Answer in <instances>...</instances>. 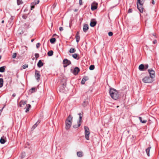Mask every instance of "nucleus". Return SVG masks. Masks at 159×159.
<instances>
[{
    "instance_id": "nucleus-1",
    "label": "nucleus",
    "mask_w": 159,
    "mask_h": 159,
    "mask_svg": "<svg viewBox=\"0 0 159 159\" xmlns=\"http://www.w3.org/2000/svg\"><path fill=\"white\" fill-rule=\"evenodd\" d=\"M109 92L110 96L113 99L116 100L119 98V94L118 91L116 89L110 88Z\"/></svg>"
},
{
    "instance_id": "nucleus-2",
    "label": "nucleus",
    "mask_w": 159,
    "mask_h": 159,
    "mask_svg": "<svg viewBox=\"0 0 159 159\" xmlns=\"http://www.w3.org/2000/svg\"><path fill=\"white\" fill-rule=\"evenodd\" d=\"M72 119L73 117L71 115H69L66 119L65 121V128L66 129H69L71 127L72 122Z\"/></svg>"
},
{
    "instance_id": "nucleus-3",
    "label": "nucleus",
    "mask_w": 159,
    "mask_h": 159,
    "mask_svg": "<svg viewBox=\"0 0 159 159\" xmlns=\"http://www.w3.org/2000/svg\"><path fill=\"white\" fill-rule=\"evenodd\" d=\"M144 2V0H137V7L139 11L143 13L144 9L143 4Z\"/></svg>"
},
{
    "instance_id": "nucleus-4",
    "label": "nucleus",
    "mask_w": 159,
    "mask_h": 159,
    "mask_svg": "<svg viewBox=\"0 0 159 159\" xmlns=\"http://www.w3.org/2000/svg\"><path fill=\"white\" fill-rule=\"evenodd\" d=\"M154 80L151 77L146 76L142 79L143 82L145 83H150L153 82Z\"/></svg>"
},
{
    "instance_id": "nucleus-5",
    "label": "nucleus",
    "mask_w": 159,
    "mask_h": 159,
    "mask_svg": "<svg viewBox=\"0 0 159 159\" xmlns=\"http://www.w3.org/2000/svg\"><path fill=\"white\" fill-rule=\"evenodd\" d=\"M84 129L85 138L86 140H89V137L90 134L89 129L88 127L86 126L84 127Z\"/></svg>"
},
{
    "instance_id": "nucleus-6",
    "label": "nucleus",
    "mask_w": 159,
    "mask_h": 159,
    "mask_svg": "<svg viewBox=\"0 0 159 159\" xmlns=\"http://www.w3.org/2000/svg\"><path fill=\"white\" fill-rule=\"evenodd\" d=\"M148 72L150 76L152 79H154L155 77V71L152 69H150L148 70Z\"/></svg>"
},
{
    "instance_id": "nucleus-7",
    "label": "nucleus",
    "mask_w": 159,
    "mask_h": 159,
    "mask_svg": "<svg viewBox=\"0 0 159 159\" xmlns=\"http://www.w3.org/2000/svg\"><path fill=\"white\" fill-rule=\"evenodd\" d=\"M40 76L41 75L40 74L39 72L37 70H36L35 71L34 76L38 82L39 81Z\"/></svg>"
},
{
    "instance_id": "nucleus-8",
    "label": "nucleus",
    "mask_w": 159,
    "mask_h": 159,
    "mask_svg": "<svg viewBox=\"0 0 159 159\" xmlns=\"http://www.w3.org/2000/svg\"><path fill=\"white\" fill-rule=\"evenodd\" d=\"M78 115H79V122H78V125H77V126H74V127L75 128H76L78 127H79L80 125H81V121L82 119V117L83 116V115L82 114H81V113L78 114Z\"/></svg>"
},
{
    "instance_id": "nucleus-9",
    "label": "nucleus",
    "mask_w": 159,
    "mask_h": 159,
    "mask_svg": "<svg viewBox=\"0 0 159 159\" xmlns=\"http://www.w3.org/2000/svg\"><path fill=\"white\" fill-rule=\"evenodd\" d=\"M63 64H64V67H65L70 64L71 62L69 60L67 59H65L63 61Z\"/></svg>"
},
{
    "instance_id": "nucleus-10",
    "label": "nucleus",
    "mask_w": 159,
    "mask_h": 159,
    "mask_svg": "<svg viewBox=\"0 0 159 159\" xmlns=\"http://www.w3.org/2000/svg\"><path fill=\"white\" fill-rule=\"evenodd\" d=\"M98 3L94 2H93L91 5V9L92 11H94L97 8Z\"/></svg>"
},
{
    "instance_id": "nucleus-11",
    "label": "nucleus",
    "mask_w": 159,
    "mask_h": 159,
    "mask_svg": "<svg viewBox=\"0 0 159 159\" xmlns=\"http://www.w3.org/2000/svg\"><path fill=\"white\" fill-rule=\"evenodd\" d=\"M79 71V69L77 67H76L74 68L73 72L75 75H76Z\"/></svg>"
},
{
    "instance_id": "nucleus-12",
    "label": "nucleus",
    "mask_w": 159,
    "mask_h": 159,
    "mask_svg": "<svg viewBox=\"0 0 159 159\" xmlns=\"http://www.w3.org/2000/svg\"><path fill=\"white\" fill-rule=\"evenodd\" d=\"M26 101H24V100H22L19 103V106L20 107H22L24 106V105H25L27 103Z\"/></svg>"
},
{
    "instance_id": "nucleus-13",
    "label": "nucleus",
    "mask_w": 159,
    "mask_h": 159,
    "mask_svg": "<svg viewBox=\"0 0 159 159\" xmlns=\"http://www.w3.org/2000/svg\"><path fill=\"white\" fill-rule=\"evenodd\" d=\"M89 78L87 76H84L82 79L81 83L82 84H84L86 81L88 80Z\"/></svg>"
},
{
    "instance_id": "nucleus-14",
    "label": "nucleus",
    "mask_w": 159,
    "mask_h": 159,
    "mask_svg": "<svg viewBox=\"0 0 159 159\" xmlns=\"http://www.w3.org/2000/svg\"><path fill=\"white\" fill-rule=\"evenodd\" d=\"M75 38L76 39V42L78 43L80 40V36L79 35V32H77L76 34V36H75Z\"/></svg>"
},
{
    "instance_id": "nucleus-15",
    "label": "nucleus",
    "mask_w": 159,
    "mask_h": 159,
    "mask_svg": "<svg viewBox=\"0 0 159 159\" xmlns=\"http://www.w3.org/2000/svg\"><path fill=\"white\" fill-rule=\"evenodd\" d=\"M89 29L88 25L85 24L84 25L83 28V30L84 32H86Z\"/></svg>"
},
{
    "instance_id": "nucleus-16",
    "label": "nucleus",
    "mask_w": 159,
    "mask_h": 159,
    "mask_svg": "<svg viewBox=\"0 0 159 159\" xmlns=\"http://www.w3.org/2000/svg\"><path fill=\"white\" fill-rule=\"evenodd\" d=\"M77 155L78 157H82L84 155L83 152L81 151L77 152Z\"/></svg>"
},
{
    "instance_id": "nucleus-17",
    "label": "nucleus",
    "mask_w": 159,
    "mask_h": 159,
    "mask_svg": "<svg viewBox=\"0 0 159 159\" xmlns=\"http://www.w3.org/2000/svg\"><path fill=\"white\" fill-rule=\"evenodd\" d=\"M37 65H38V67H41L43 66V63L42 62L41 60H39V62L37 64Z\"/></svg>"
},
{
    "instance_id": "nucleus-18",
    "label": "nucleus",
    "mask_w": 159,
    "mask_h": 159,
    "mask_svg": "<svg viewBox=\"0 0 159 159\" xmlns=\"http://www.w3.org/2000/svg\"><path fill=\"white\" fill-rule=\"evenodd\" d=\"M96 24V22L95 21H91L90 23V25L91 26L93 27Z\"/></svg>"
},
{
    "instance_id": "nucleus-19",
    "label": "nucleus",
    "mask_w": 159,
    "mask_h": 159,
    "mask_svg": "<svg viewBox=\"0 0 159 159\" xmlns=\"http://www.w3.org/2000/svg\"><path fill=\"white\" fill-rule=\"evenodd\" d=\"M26 108H25L26 109L25 111L26 112H28L29 111V108L31 107V105L30 104H27L26 105Z\"/></svg>"
},
{
    "instance_id": "nucleus-20",
    "label": "nucleus",
    "mask_w": 159,
    "mask_h": 159,
    "mask_svg": "<svg viewBox=\"0 0 159 159\" xmlns=\"http://www.w3.org/2000/svg\"><path fill=\"white\" fill-rule=\"evenodd\" d=\"M139 69L140 70H143L144 68V65L143 64L140 65L139 67Z\"/></svg>"
},
{
    "instance_id": "nucleus-21",
    "label": "nucleus",
    "mask_w": 159,
    "mask_h": 159,
    "mask_svg": "<svg viewBox=\"0 0 159 159\" xmlns=\"http://www.w3.org/2000/svg\"><path fill=\"white\" fill-rule=\"evenodd\" d=\"M150 148H151V147H149L148 148H147L146 150V153L148 156H150L149 152H150Z\"/></svg>"
},
{
    "instance_id": "nucleus-22",
    "label": "nucleus",
    "mask_w": 159,
    "mask_h": 159,
    "mask_svg": "<svg viewBox=\"0 0 159 159\" xmlns=\"http://www.w3.org/2000/svg\"><path fill=\"white\" fill-rule=\"evenodd\" d=\"M3 80L2 78H0V88L3 86Z\"/></svg>"
},
{
    "instance_id": "nucleus-23",
    "label": "nucleus",
    "mask_w": 159,
    "mask_h": 159,
    "mask_svg": "<svg viewBox=\"0 0 159 159\" xmlns=\"http://www.w3.org/2000/svg\"><path fill=\"white\" fill-rule=\"evenodd\" d=\"M6 142L5 139H3L2 137L1 138L0 140V143L1 144H4Z\"/></svg>"
},
{
    "instance_id": "nucleus-24",
    "label": "nucleus",
    "mask_w": 159,
    "mask_h": 159,
    "mask_svg": "<svg viewBox=\"0 0 159 159\" xmlns=\"http://www.w3.org/2000/svg\"><path fill=\"white\" fill-rule=\"evenodd\" d=\"M39 2V0H35L34 2L32 3V4L35 5L38 4Z\"/></svg>"
},
{
    "instance_id": "nucleus-25",
    "label": "nucleus",
    "mask_w": 159,
    "mask_h": 159,
    "mask_svg": "<svg viewBox=\"0 0 159 159\" xmlns=\"http://www.w3.org/2000/svg\"><path fill=\"white\" fill-rule=\"evenodd\" d=\"M139 120L140 121V122L141 123H145L147 121V120H142V118L141 117H139Z\"/></svg>"
},
{
    "instance_id": "nucleus-26",
    "label": "nucleus",
    "mask_w": 159,
    "mask_h": 159,
    "mask_svg": "<svg viewBox=\"0 0 159 159\" xmlns=\"http://www.w3.org/2000/svg\"><path fill=\"white\" fill-rule=\"evenodd\" d=\"M75 50L73 48H71L69 52L70 53H73L75 52Z\"/></svg>"
},
{
    "instance_id": "nucleus-27",
    "label": "nucleus",
    "mask_w": 159,
    "mask_h": 159,
    "mask_svg": "<svg viewBox=\"0 0 159 159\" xmlns=\"http://www.w3.org/2000/svg\"><path fill=\"white\" fill-rule=\"evenodd\" d=\"M5 67L2 66L0 67V72H4L5 71Z\"/></svg>"
},
{
    "instance_id": "nucleus-28",
    "label": "nucleus",
    "mask_w": 159,
    "mask_h": 159,
    "mask_svg": "<svg viewBox=\"0 0 159 159\" xmlns=\"http://www.w3.org/2000/svg\"><path fill=\"white\" fill-rule=\"evenodd\" d=\"M35 89H36L35 88H32L30 90V92L31 93H32L35 92Z\"/></svg>"
},
{
    "instance_id": "nucleus-29",
    "label": "nucleus",
    "mask_w": 159,
    "mask_h": 159,
    "mask_svg": "<svg viewBox=\"0 0 159 159\" xmlns=\"http://www.w3.org/2000/svg\"><path fill=\"white\" fill-rule=\"evenodd\" d=\"M17 4L18 5L22 4L23 3V2L22 0H17Z\"/></svg>"
},
{
    "instance_id": "nucleus-30",
    "label": "nucleus",
    "mask_w": 159,
    "mask_h": 159,
    "mask_svg": "<svg viewBox=\"0 0 159 159\" xmlns=\"http://www.w3.org/2000/svg\"><path fill=\"white\" fill-rule=\"evenodd\" d=\"M53 54V52L52 51H49L48 52V56H51Z\"/></svg>"
},
{
    "instance_id": "nucleus-31",
    "label": "nucleus",
    "mask_w": 159,
    "mask_h": 159,
    "mask_svg": "<svg viewBox=\"0 0 159 159\" xmlns=\"http://www.w3.org/2000/svg\"><path fill=\"white\" fill-rule=\"evenodd\" d=\"M88 104V101H84L82 104L83 106L85 107Z\"/></svg>"
},
{
    "instance_id": "nucleus-32",
    "label": "nucleus",
    "mask_w": 159,
    "mask_h": 159,
    "mask_svg": "<svg viewBox=\"0 0 159 159\" xmlns=\"http://www.w3.org/2000/svg\"><path fill=\"white\" fill-rule=\"evenodd\" d=\"M56 39L55 38H52L50 39V42L52 43H54Z\"/></svg>"
},
{
    "instance_id": "nucleus-33",
    "label": "nucleus",
    "mask_w": 159,
    "mask_h": 159,
    "mask_svg": "<svg viewBox=\"0 0 159 159\" xmlns=\"http://www.w3.org/2000/svg\"><path fill=\"white\" fill-rule=\"evenodd\" d=\"M39 122H38V121H37L35 124L32 127V128H33V129H34V128H36L37 125L39 124Z\"/></svg>"
},
{
    "instance_id": "nucleus-34",
    "label": "nucleus",
    "mask_w": 159,
    "mask_h": 159,
    "mask_svg": "<svg viewBox=\"0 0 159 159\" xmlns=\"http://www.w3.org/2000/svg\"><path fill=\"white\" fill-rule=\"evenodd\" d=\"M94 68V66L93 65H91L89 66V69L91 70H93Z\"/></svg>"
},
{
    "instance_id": "nucleus-35",
    "label": "nucleus",
    "mask_w": 159,
    "mask_h": 159,
    "mask_svg": "<svg viewBox=\"0 0 159 159\" xmlns=\"http://www.w3.org/2000/svg\"><path fill=\"white\" fill-rule=\"evenodd\" d=\"M77 56H78V55L76 53H75L74 54H73L72 55V57H73L75 58V59H76L77 58Z\"/></svg>"
},
{
    "instance_id": "nucleus-36",
    "label": "nucleus",
    "mask_w": 159,
    "mask_h": 159,
    "mask_svg": "<svg viewBox=\"0 0 159 159\" xmlns=\"http://www.w3.org/2000/svg\"><path fill=\"white\" fill-rule=\"evenodd\" d=\"M25 153L23 152L21 154V157L22 158H23L25 157Z\"/></svg>"
},
{
    "instance_id": "nucleus-37",
    "label": "nucleus",
    "mask_w": 159,
    "mask_h": 159,
    "mask_svg": "<svg viewBox=\"0 0 159 159\" xmlns=\"http://www.w3.org/2000/svg\"><path fill=\"white\" fill-rule=\"evenodd\" d=\"M108 34L109 36H111L113 35V33L111 32H109L108 33Z\"/></svg>"
},
{
    "instance_id": "nucleus-38",
    "label": "nucleus",
    "mask_w": 159,
    "mask_h": 159,
    "mask_svg": "<svg viewBox=\"0 0 159 159\" xmlns=\"http://www.w3.org/2000/svg\"><path fill=\"white\" fill-rule=\"evenodd\" d=\"M28 67V65H24L22 66V67L23 69H25Z\"/></svg>"
},
{
    "instance_id": "nucleus-39",
    "label": "nucleus",
    "mask_w": 159,
    "mask_h": 159,
    "mask_svg": "<svg viewBox=\"0 0 159 159\" xmlns=\"http://www.w3.org/2000/svg\"><path fill=\"white\" fill-rule=\"evenodd\" d=\"M16 53H14L12 55V57L14 58H15L16 57Z\"/></svg>"
},
{
    "instance_id": "nucleus-40",
    "label": "nucleus",
    "mask_w": 159,
    "mask_h": 159,
    "mask_svg": "<svg viewBox=\"0 0 159 159\" xmlns=\"http://www.w3.org/2000/svg\"><path fill=\"white\" fill-rule=\"evenodd\" d=\"M35 58L37 59L39 57V54L38 53H35Z\"/></svg>"
},
{
    "instance_id": "nucleus-41",
    "label": "nucleus",
    "mask_w": 159,
    "mask_h": 159,
    "mask_svg": "<svg viewBox=\"0 0 159 159\" xmlns=\"http://www.w3.org/2000/svg\"><path fill=\"white\" fill-rule=\"evenodd\" d=\"M36 46L37 48H38L40 46V43H37Z\"/></svg>"
},
{
    "instance_id": "nucleus-42",
    "label": "nucleus",
    "mask_w": 159,
    "mask_h": 159,
    "mask_svg": "<svg viewBox=\"0 0 159 159\" xmlns=\"http://www.w3.org/2000/svg\"><path fill=\"white\" fill-rule=\"evenodd\" d=\"M144 66V68H145V69H147L148 68V65L147 64L145 65V66Z\"/></svg>"
},
{
    "instance_id": "nucleus-43",
    "label": "nucleus",
    "mask_w": 159,
    "mask_h": 159,
    "mask_svg": "<svg viewBox=\"0 0 159 159\" xmlns=\"http://www.w3.org/2000/svg\"><path fill=\"white\" fill-rule=\"evenodd\" d=\"M132 10L131 9H129L128 10V12L130 13L132 12Z\"/></svg>"
},
{
    "instance_id": "nucleus-44",
    "label": "nucleus",
    "mask_w": 159,
    "mask_h": 159,
    "mask_svg": "<svg viewBox=\"0 0 159 159\" xmlns=\"http://www.w3.org/2000/svg\"><path fill=\"white\" fill-rule=\"evenodd\" d=\"M59 30L60 31H62L63 30V29L62 27H60L59 28Z\"/></svg>"
},
{
    "instance_id": "nucleus-45",
    "label": "nucleus",
    "mask_w": 159,
    "mask_h": 159,
    "mask_svg": "<svg viewBox=\"0 0 159 159\" xmlns=\"http://www.w3.org/2000/svg\"><path fill=\"white\" fill-rule=\"evenodd\" d=\"M153 43L154 44H155V43H157V41L156 40H154L153 42Z\"/></svg>"
},
{
    "instance_id": "nucleus-46",
    "label": "nucleus",
    "mask_w": 159,
    "mask_h": 159,
    "mask_svg": "<svg viewBox=\"0 0 159 159\" xmlns=\"http://www.w3.org/2000/svg\"><path fill=\"white\" fill-rule=\"evenodd\" d=\"M82 0H79V4L80 5H82Z\"/></svg>"
},
{
    "instance_id": "nucleus-47",
    "label": "nucleus",
    "mask_w": 159,
    "mask_h": 159,
    "mask_svg": "<svg viewBox=\"0 0 159 159\" xmlns=\"http://www.w3.org/2000/svg\"><path fill=\"white\" fill-rule=\"evenodd\" d=\"M31 6V10H32L34 8V5H33Z\"/></svg>"
},
{
    "instance_id": "nucleus-48",
    "label": "nucleus",
    "mask_w": 159,
    "mask_h": 159,
    "mask_svg": "<svg viewBox=\"0 0 159 159\" xmlns=\"http://www.w3.org/2000/svg\"><path fill=\"white\" fill-rule=\"evenodd\" d=\"M4 107H3L2 109L0 110V115L1 114V112L3 110Z\"/></svg>"
},
{
    "instance_id": "nucleus-49",
    "label": "nucleus",
    "mask_w": 159,
    "mask_h": 159,
    "mask_svg": "<svg viewBox=\"0 0 159 159\" xmlns=\"http://www.w3.org/2000/svg\"><path fill=\"white\" fill-rule=\"evenodd\" d=\"M152 3L153 4H155V2L154 0H152Z\"/></svg>"
},
{
    "instance_id": "nucleus-50",
    "label": "nucleus",
    "mask_w": 159,
    "mask_h": 159,
    "mask_svg": "<svg viewBox=\"0 0 159 159\" xmlns=\"http://www.w3.org/2000/svg\"><path fill=\"white\" fill-rule=\"evenodd\" d=\"M12 96L14 97H15L16 96V94L15 93H13V94L12 95Z\"/></svg>"
},
{
    "instance_id": "nucleus-51",
    "label": "nucleus",
    "mask_w": 159,
    "mask_h": 159,
    "mask_svg": "<svg viewBox=\"0 0 159 159\" xmlns=\"http://www.w3.org/2000/svg\"><path fill=\"white\" fill-rule=\"evenodd\" d=\"M4 20H3L2 21L1 23H4Z\"/></svg>"
},
{
    "instance_id": "nucleus-52",
    "label": "nucleus",
    "mask_w": 159,
    "mask_h": 159,
    "mask_svg": "<svg viewBox=\"0 0 159 159\" xmlns=\"http://www.w3.org/2000/svg\"><path fill=\"white\" fill-rule=\"evenodd\" d=\"M34 41V39H31V42H32Z\"/></svg>"
},
{
    "instance_id": "nucleus-53",
    "label": "nucleus",
    "mask_w": 159,
    "mask_h": 159,
    "mask_svg": "<svg viewBox=\"0 0 159 159\" xmlns=\"http://www.w3.org/2000/svg\"><path fill=\"white\" fill-rule=\"evenodd\" d=\"M74 11H77V10H75Z\"/></svg>"
},
{
    "instance_id": "nucleus-54",
    "label": "nucleus",
    "mask_w": 159,
    "mask_h": 159,
    "mask_svg": "<svg viewBox=\"0 0 159 159\" xmlns=\"http://www.w3.org/2000/svg\"><path fill=\"white\" fill-rule=\"evenodd\" d=\"M1 76H2V75H0V77H1Z\"/></svg>"
},
{
    "instance_id": "nucleus-55",
    "label": "nucleus",
    "mask_w": 159,
    "mask_h": 159,
    "mask_svg": "<svg viewBox=\"0 0 159 159\" xmlns=\"http://www.w3.org/2000/svg\"><path fill=\"white\" fill-rule=\"evenodd\" d=\"M119 107V106H117L116 107H117V108H118V107Z\"/></svg>"
},
{
    "instance_id": "nucleus-56",
    "label": "nucleus",
    "mask_w": 159,
    "mask_h": 159,
    "mask_svg": "<svg viewBox=\"0 0 159 159\" xmlns=\"http://www.w3.org/2000/svg\"><path fill=\"white\" fill-rule=\"evenodd\" d=\"M1 58V56H0V59Z\"/></svg>"
}]
</instances>
